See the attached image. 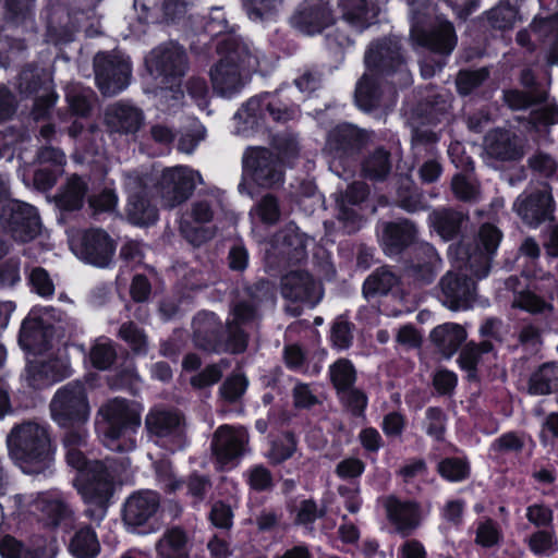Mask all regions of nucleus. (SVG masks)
Listing matches in <instances>:
<instances>
[{
    "label": "nucleus",
    "instance_id": "f257e3e1",
    "mask_svg": "<svg viewBox=\"0 0 558 558\" xmlns=\"http://www.w3.org/2000/svg\"><path fill=\"white\" fill-rule=\"evenodd\" d=\"M417 234L415 225L408 219L387 221L381 225L379 242L389 257L410 250V257L405 262L408 275L420 284H430L436 278L441 258L434 245L418 242Z\"/></svg>",
    "mask_w": 558,
    "mask_h": 558
},
{
    "label": "nucleus",
    "instance_id": "f03ea898",
    "mask_svg": "<svg viewBox=\"0 0 558 558\" xmlns=\"http://www.w3.org/2000/svg\"><path fill=\"white\" fill-rule=\"evenodd\" d=\"M83 445L64 446L66 463L76 470L74 486L86 509L85 515L93 521H101L112 504L116 490L114 478L105 462L89 460L78 448Z\"/></svg>",
    "mask_w": 558,
    "mask_h": 558
},
{
    "label": "nucleus",
    "instance_id": "7ed1b4c3",
    "mask_svg": "<svg viewBox=\"0 0 558 558\" xmlns=\"http://www.w3.org/2000/svg\"><path fill=\"white\" fill-rule=\"evenodd\" d=\"M10 454L25 474L45 477L52 473L54 447L48 425L25 422L12 428L8 436Z\"/></svg>",
    "mask_w": 558,
    "mask_h": 558
},
{
    "label": "nucleus",
    "instance_id": "20e7f679",
    "mask_svg": "<svg viewBox=\"0 0 558 558\" xmlns=\"http://www.w3.org/2000/svg\"><path fill=\"white\" fill-rule=\"evenodd\" d=\"M50 414L52 421L63 430V446L85 444L90 405L82 381L72 380L54 392L50 402Z\"/></svg>",
    "mask_w": 558,
    "mask_h": 558
},
{
    "label": "nucleus",
    "instance_id": "39448f33",
    "mask_svg": "<svg viewBox=\"0 0 558 558\" xmlns=\"http://www.w3.org/2000/svg\"><path fill=\"white\" fill-rule=\"evenodd\" d=\"M410 36L414 46L445 59H448L458 44L453 23L436 15L429 0L410 2Z\"/></svg>",
    "mask_w": 558,
    "mask_h": 558
},
{
    "label": "nucleus",
    "instance_id": "423d86ee",
    "mask_svg": "<svg viewBox=\"0 0 558 558\" xmlns=\"http://www.w3.org/2000/svg\"><path fill=\"white\" fill-rule=\"evenodd\" d=\"M364 64L367 72L395 89H404L412 84L402 39L397 35L373 39L365 50Z\"/></svg>",
    "mask_w": 558,
    "mask_h": 558
},
{
    "label": "nucleus",
    "instance_id": "0eeeda50",
    "mask_svg": "<svg viewBox=\"0 0 558 558\" xmlns=\"http://www.w3.org/2000/svg\"><path fill=\"white\" fill-rule=\"evenodd\" d=\"M102 420L96 429L104 445L116 452H130L136 448V435L141 427V414L126 399L114 398L99 409Z\"/></svg>",
    "mask_w": 558,
    "mask_h": 558
},
{
    "label": "nucleus",
    "instance_id": "6e6552de",
    "mask_svg": "<svg viewBox=\"0 0 558 558\" xmlns=\"http://www.w3.org/2000/svg\"><path fill=\"white\" fill-rule=\"evenodd\" d=\"M217 53L221 58L209 71L213 90L220 97L231 98L241 90V72L251 66L254 57L247 46L231 36L217 43Z\"/></svg>",
    "mask_w": 558,
    "mask_h": 558
},
{
    "label": "nucleus",
    "instance_id": "1a4fd4ad",
    "mask_svg": "<svg viewBox=\"0 0 558 558\" xmlns=\"http://www.w3.org/2000/svg\"><path fill=\"white\" fill-rule=\"evenodd\" d=\"M368 140L367 133L353 124H337L328 132L326 138V147L332 157L330 169L340 178L353 177L360 155Z\"/></svg>",
    "mask_w": 558,
    "mask_h": 558
},
{
    "label": "nucleus",
    "instance_id": "9d476101",
    "mask_svg": "<svg viewBox=\"0 0 558 558\" xmlns=\"http://www.w3.org/2000/svg\"><path fill=\"white\" fill-rule=\"evenodd\" d=\"M145 63L161 88L183 94L182 78L189 70V57L182 45L177 41L160 45L153 49Z\"/></svg>",
    "mask_w": 558,
    "mask_h": 558
},
{
    "label": "nucleus",
    "instance_id": "9b49d317",
    "mask_svg": "<svg viewBox=\"0 0 558 558\" xmlns=\"http://www.w3.org/2000/svg\"><path fill=\"white\" fill-rule=\"evenodd\" d=\"M281 86L274 93H262L251 97L243 104L241 111L245 114L244 122L256 130L268 128V122L287 123L299 112V106L284 96Z\"/></svg>",
    "mask_w": 558,
    "mask_h": 558
},
{
    "label": "nucleus",
    "instance_id": "f8f14e48",
    "mask_svg": "<svg viewBox=\"0 0 558 558\" xmlns=\"http://www.w3.org/2000/svg\"><path fill=\"white\" fill-rule=\"evenodd\" d=\"M502 239V232L495 225L483 223L472 243H459L458 258L477 279L486 278L492 260Z\"/></svg>",
    "mask_w": 558,
    "mask_h": 558
},
{
    "label": "nucleus",
    "instance_id": "ddd939ff",
    "mask_svg": "<svg viewBox=\"0 0 558 558\" xmlns=\"http://www.w3.org/2000/svg\"><path fill=\"white\" fill-rule=\"evenodd\" d=\"M95 83L105 97L124 90L131 81L132 62L119 51H99L94 57Z\"/></svg>",
    "mask_w": 558,
    "mask_h": 558
},
{
    "label": "nucleus",
    "instance_id": "4468645a",
    "mask_svg": "<svg viewBox=\"0 0 558 558\" xmlns=\"http://www.w3.org/2000/svg\"><path fill=\"white\" fill-rule=\"evenodd\" d=\"M160 494L151 489H138L123 502L121 515L129 532L149 534L156 531L157 513L160 509Z\"/></svg>",
    "mask_w": 558,
    "mask_h": 558
},
{
    "label": "nucleus",
    "instance_id": "2eb2a0df",
    "mask_svg": "<svg viewBox=\"0 0 558 558\" xmlns=\"http://www.w3.org/2000/svg\"><path fill=\"white\" fill-rule=\"evenodd\" d=\"M145 429L149 438L172 452L186 446L185 418L178 411L151 409L145 417Z\"/></svg>",
    "mask_w": 558,
    "mask_h": 558
},
{
    "label": "nucleus",
    "instance_id": "dca6fc26",
    "mask_svg": "<svg viewBox=\"0 0 558 558\" xmlns=\"http://www.w3.org/2000/svg\"><path fill=\"white\" fill-rule=\"evenodd\" d=\"M19 92L34 100L32 116L35 121L47 120L59 98L53 80L34 69H23L19 75Z\"/></svg>",
    "mask_w": 558,
    "mask_h": 558
},
{
    "label": "nucleus",
    "instance_id": "f3484780",
    "mask_svg": "<svg viewBox=\"0 0 558 558\" xmlns=\"http://www.w3.org/2000/svg\"><path fill=\"white\" fill-rule=\"evenodd\" d=\"M512 208L523 225L532 229L554 221L556 202L551 186L545 182L541 187L525 189L515 198Z\"/></svg>",
    "mask_w": 558,
    "mask_h": 558
},
{
    "label": "nucleus",
    "instance_id": "a211bd4d",
    "mask_svg": "<svg viewBox=\"0 0 558 558\" xmlns=\"http://www.w3.org/2000/svg\"><path fill=\"white\" fill-rule=\"evenodd\" d=\"M72 252L84 263L107 267L116 253L117 242L101 228H87L70 239Z\"/></svg>",
    "mask_w": 558,
    "mask_h": 558
},
{
    "label": "nucleus",
    "instance_id": "6ab92c4d",
    "mask_svg": "<svg viewBox=\"0 0 558 558\" xmlns=\"http://www.w3.org/2000/svg\"><path fill=\"white\" fill-rule=\"evenodd\" d=\"M0 220L12 238L23 243L34 240L40 231L36 207L17 199H10L2 206Z\"/></svg>",
    "mask_w": 558,
    "mask_h": 558
},
{
    "label": "nucleus",
    "instance_id": "aec40b11",
    "mask_svg": "<svg viewBox=\"0 0 558 558\" xmlns=\"http://www.w3.org/2000/svg\"><path fill=\"white\" fill-rule=\"evenodd\" d=\"M307 235L294 222L277 231L270 242L272 254L282 266L300 264L307 258Z\"/></svg>",
    "mask_w": 558,
    "mask_h": 558
},
{
    "label": "nucleus",
    "instance_id": "412c9836",
    "mask_svg": "<svg viewBox=\"0 0 558 558\" xmlns=\"http://www.w3.org/2000/svg\"><path fill=\"white\" fill-rule=\"evenodd\" d=\"M335 22L330 4L324 0H303L291 16L292 26L310 36L322 34Z\"/></svg>",
    "mask_w": 558,
    "mask_h": 558
},
{
    "label": "nucleus",
    "instance_id": "4be33fe9",
    "mask_svg": "<svg viewBox=\"0 0 558 558\" xmlns=\"http://www.w3.org/2000/svg\"><path fill=\"white\" fill-rule=\"evenodd\" d=\"M281 295L292 303L317 305L323 296L322 286L306 270H292L280 280Z\"/></svg>",
    "mask_w": 558,
    "mask_h": 558
},
{
    "label": "nucleus",
    "instance_id": "5701e85b",
    "mask_svg": "<svg viewBox=\"0 0 558 558\" xmlns=\"http://www.w3.org/2000/svg\"><path fill=\"white\" fill-rule=\"evenodd\" d=\"M243 171L259 186L272 187L283 182V172L274 154L264 147L252 149L243 158Z\"/></svg>",
    "mask_w": 558,
    "mask_h": 558
},
{
    "label": "nucleus",
    "instance_id": "b1692460",
    "mask_svg": "<svg viewBox=\"0 0 558 558\" xmlns=\"http://www.w3.org/2000/svg\"><path fill=\"white\" fill-rule=\"evenodd\" d=\"M440 299L449 310H468L475 295V282L465 274L448 271L439 281Z\"/></svg>",
    "mask_w": 558,
    "mask_h": 558
},
{
    "label": "nucleus",
    "instance_id": "393cba45",
    "mask_svg": "<svg viewBox=\"0 0 558 558\" xmlns=\"http://www.w3.org/2000/svg\"><path fill=\"white\" fill-rule=\"evenodd\" d=\"M246 444L247 438L244 433L236 432L229 425H221L213 437V454L222 469H231L244 454Z\"/></svg>",
    "mask_w": 558,
    "mask_h": 558
},
{
    "label": "nucleus",
    "instance_id": "a878e982",
    "mask_svg": "<svg viewBox=\"0 0 558 558\" xmlns=\"http://www.w3.org/2000/svg\"><path fill=\"white\" fill-rule=\"evenodd\" d=\"M192 327L193 342L197 349L207 353H221L226 325L216 313L198 312L193 318Z\"/></svg>",
    "mask_w": 558,
    "mask_h": 558
},
{
    "label": "nucleus",
    "instance_id": "bb28decb",
    "mask_svg": "<svg viewBox=\"0 0 558 558\" xmlns=\"http://www.w3.org/2000/svg\"><path fill=\"white\" fill-rule=\"evenodd\" d=\"M126 214L129 220L140 227L154 225L159 218L158 208L153 204V189L142 177L136 178L129 192Z\"/></svg>",
    "mask_w": 558,
    "mask_h": 558
},
{
    "label": "nucleus",
    "instance_id": "cd10ccee",
    "mask_svg": "<svg viewBox=\"0 0 558 558\" xmlns=\"http://www.w3.org/2000/svg\"><path fill=\"white\" fill-rule=\"evenodd\" d=\"M487 156L497 161H519L523 157V148L519 137L509 130L494 129L484 137Z\"/></svg>",
    "mask_w": 558,
    "mask_h": 558
},
{
    "label": "nucleus",
    "instance_id": "c85d7f7f",
    "mask_svg": "<svg viewBox=\"0 0 558 558\" xmlns=\"http://www.w3.org/2000/svg\"><path fill=\"white\" fill-rule=\"evenodd\" d=\"M385 509L389 522L402 536L410 535L420 525L421 508L416 501H403L396 496H389Z\"/></svg>",
    "mask_w": 558,
    "mask_h": 558
},
{
    "label": "nucleus",
    "instance_id": "c756f323",
    "mask_svg": "<svg viewBox=\"0 0 558 558\" xmlns=\"http://www.w3.org/2000/svg\"><path fill=\"white\" fill-rule=\"evenodd\" d=\"M369 196V187L363 182L350 183L343 193L336 198L337 219L345 226H356L361 215L355 207L364 203Z\"/></svg>",
    "mask_w": 558,
    "mask_h": 558
},
{
    "label": "nucleus",
    "instance_id": "7c9ffc66",
    "mask_svg": "<svg viewBox=\"0 0 558 558\" xmlns=\"http://www.w3.org/2000/svg\"><path fill=\"white\" fill-rule=\"evenodd\" d=\"M157 186L175 204L187 201L195 190L193 177L183 167L165 169Z\"/></svg>",
    "mask_w": 558,
    "mask_h": 558
},
{
    "label": "nucleus",
    "instance_id": "2f4dec72",
    "mask_svg": "<svg viewBox=\"0 0 558 558\" xmlns=\"http://www.w3.org/2000/svg\"><path fill=\"white\" fill-rule=\"evenodd\" d=\"M341 16L350 26L362 32L378 22L380 8L369 0H338Z\"/></svg>",
    "mask_w": 558,
    "mask_h": 558
},
{
    "label": "nucleus",
    "instance_id": "473e14b6",
    "mask_svg": "<svg viewBox=\"0 0 558 558\" xmlns=\"http://www.w3.org/2000/svg\"><path fill=\"white\" fill-rule=\"evenodd\" d=\"M468 220L466 214L451 207L433 209L428 215L430 228L445 241L459 238Z\"/></svg>",
    "mask_w": 558,
    "mask_h": 558
},
{
    "label": "nucleus",
    "instance_id": "72a5a7b5",
    "mask_svg": "<svg viewBox=\"0 0 558 558\" xmlns=\"http://www.w3.org/2000/svg\"><path fill=\"white\" fill-rule=\"evenodd\" d=\"M392 171V155L385 146H377L360 161V174L373 183L384 182Z\"/></svg>",
    "mask_w": 558,
    "mask_h": 558
},
{
    "label": "nucleus",
    "instance_id": "f704fd0d",
    "mask_svg": "<svg viewBox=\"0 0 558 558\" xmlns=\"http://www.w3.org/2000/svg\"><path fill=\"white\" fill-rule=\"evenodd\" d=\"M34 308L23 319L19 331V343L28 353H41L48 348L46 324L40 316H34Z\"/></svg>",
    "mask_w": 558,
    "mask_h": 558
},
{
    "label": "nucleus",
    "instance_id": "c9c22d12",
    "mask_svg": "<svg viewBox=\"0 0 558 558\" xmlns=\"http://www.w3.org/2000/svg\"><path fill=\"white\" fill-rule=\"evenodd\" d=\"M106 122L113 132L134 134L144 123V113L134 106L117 104L107 110Z\"/></svg>",
    "mask_w": 558,
    "mask_h": 558
},
{
    "label": "nucleus",
    "instance_id": "e433bc0d",
    "mask_svg": "<svg viewBox=\"0 0 558 558\" xmlns=\"http://www.w3.org/2000/svg\"><path fill=\"white\" fill-rule=\"evenodd\" d=\"M396 203L408 211L417 213L429 208L427 199L410 174H400L396 179Z\"/></svg>",
    "mask_w": 558,
    "mask_h": 558
},
{
    "label": "nucleus",
    "instance_id": "4c0bfd02",
    "mask_svg": "<svg viewBox=\"0 0 558 558\" xmlns=\"http://www.w3.org/2000/svg\"><path fill=\"white\" fill-rule=\"evenodd\" d=\"M526 440L529 442V450L526 457L530 458L536 447L532 436L524 432L509 430L495 438L489 445V453L495 458H500L509 454L519 456L526 448Z\"/></svg>",
    "mask_w": 558,
    "mask_h": 558
},
{
    "label": "nucleus",
    "instance_id": "58836bf2",
    "mask_svg": "<svg viewBox=\"0 0 558 558\" xmlns=\"http://www.w3.org/2000/svg\"><path fill=\"white\" fill-rule=\"evenodd\" d=\"M429 339L442 355L451 357L465 341L466 331L459 324L446 323L435 327Z\"/></svg>",
    "mask_w": 558,
    "mask_h": 558
},
{
    "label": "nucleus",
    "instance_id": "ea45409f",
    "mask_svg": "<svg viewBox=\"0 0 558 558\" xmlns=\"http://www.w3.org/2000/svg\"><path fill=\"white\" fill-rule=\"evenodd\" d=\"M189 536L181 526L165 531L156 544L157 558H190Z\"/></svg>",
    "mask_w": 558,
    "mask_h": 558
},
{
    "label": "nucleus",
    "instance_id": "a19ab883",
    "mask_svg": "<svg viewBox=\"0 0 558 558\" xmlns=\"http://www.w3.org/2000/svg\"><path fill=\"white\" fill-rule=\"evenodd\" d=\"M381 78L369 72L362 75L354 90V101L364 112H373L379 108L383 90Z\"/></svg>",
    "mask_w": 558,
    "mask_h": 558
},
{
    "label": "nucleus",
    "instance_id": "79ce46f5",
    "mask_svg": "<svg viewBox=\"0 0 558 558\" xmlns=\"http://www.w3.org/2000/svg\"><path fill=\"white\" fill-rule=\"evenodd\" d=\"M399 283V276L388 266H381L366 277L362 286V293L366 300H372L388 295Z\"/></svg>",
    "mask_w": 558,
    "mask_h": 558
},
{
    "label": "nucleus",
    "instance_id": "37998d69",
    "mask_svg": "<svg viewBox=\"0 0 558 558\" xmlns=\"http://www.w3.org/2000/svg\"><path fill=\"white\" fill-rule=\"evenodd\" d=\"M558 391V362L541 364L527 379V392L531 396H547Z\"/></svg>",
    "mask_w": 558,
    "mask_h": 558
},
{
    "label": "nucleus",
    "instance_id": "c03bdc74",
    "mask_svg": "<svg viewBox=\"0 0 558 558\" xmlns=\"http://www.w3.org/2000/svg\"><path fill=\"white\" fill-rule=\"evenodd\" d=\"M68 551L74 558H96L100 553V543L95 529L83 525L75 530L69 541Z\"/></svg>",
    "mask_w": 558,
    "mask_h": 558
},
{
    "label": "nucleus",
    "instance_id": "a18cd8bd",
    "mask_svg": "<svg viewBox=\"0 0 558 558\" xmlns=\"http://www.w3.org/2000/svg\"><path fill=\"white\" fill-rule=\"evenodd\" d=\"M87 185L78 175L68 180L63 191L57 197L58 206L64 211L80 210L84 205Z\"/></svg>",
    "mask_w": 558,
    "mask_h": 558
},
{
    "label": "nucleus",
    "instance_id": "49530a36",
    "mask_svg": "<svg viewBox=\"0 0 558 558\" xmlns=\"http://www.w3.org/2000/svg\"><path fill=\"white\" fill-rule=\"evenodd\" d=\"M439 476L449 483H460L471 475V464L466 457H446L436 466Z\"/></svg>",
    "mask_w": 558,
    "mask_h": 558
},
{
    "label": "nucleus",
    "instance_id": "de8ad7c7",
    "mask_svg": "<svg viewBox=\"0 0 558 558\" xmlns=\"http://www.w3.org/2000/svg\"><path fill=\"white\" fill-rule=\"evenodd\" d=\"M416 114L428 124L440 123L448 111V104L440 94H432L422 99L416 106Z\"/></svg>",
    "mask_w": 558,
    "mask_h": 558
},
{
    "label": "nucleus",
    "instance_id": "09e8293b",
    "mask_svg": "<svg viewBox=\"0 0 558 558\" xmlns=\"http://www.w3.org/2000/svg\"><path fill=\"white\" fill-rule=\"evenodd\" d=\"M526 544L531 553L537 557H549L558 553V536L555 529L536 530L527 537Z\"/></svg>",
    "mask_w": 558,
    "mask_h": 558
},
{
    "label": "nucleus",
    "instance_id": "8fccbe9b",
    "mask_svg": "<svg viewBox=\"0 0 558 558\" xmlns=\"http://www.w3.org/2000/svg\"><path fill=\"white\" fill-rule=\"evenodd\" d=\"M330 381L337 393L354 387L356 381V371L349 359H338L329 367Z\"/></svg>",
    "mask_w": 558,
    "mask_h": 558
},
{
    "label": "nucleus",
    "instance_id": "3c124183",
    "mask_svg": "<svg viewBox=\"0 0 558 558\" xmlns=\"http://www.w3.org/2000/svg\"><path fill=\"white\" fill-rule=\"evenodd\" d=\"M296 449L298 439L293 432L288 430L282 438L271 441L267 459L271 465L277 466L292 458Z\"/></svg>",
    "mask_w": 558,
    "mask_h": 558
},
{
    "label": "nucleus",
    "instance_id": "603ef678",
    "mask_svg": "<svg viewBox=\"0 0 558 558\" xmlns=\"http://www.w3.org/2000/svg\"><path fill=\"white\" fill-rule=\"evenodd\" d=\"M117 350L110 339L96 341L89 350V362L93 368L97 371H108L116 363Z\"/></svg>",
    "mask_w": 558,
    "mask_h": 558
},
{
    "label": "nucleus",
    "instance_id": "864d4df0",
    "mask_svg": "<svg viewBox=\"0 0 558 558\" xmlns=\"http://www.w3.org/2000/svg\"><path fill=\"white\" fill-rule=\"evenodd\" d=\"M37 508L43 513L45 525L49 527L59 526L71 514L66 504L59 499L40 498L37 501Z\"/></svg>",
    "mask_w": 558,
    "mask_h": 558
},
{
    "label": "nucleus",
    "instance_id": "5fc2aeb1",
    "mask_svg": "<svg viewBox=\"0 0 558 558\" xmlns=\"http://www.w3.org/2000/svg\"><path fill=\"white\" fill-rule=\"evenodd\" d=\"M248 345V333L240 324L228 323L225 327L221 353L241 354Z\"/></svg>",
    "mask_w": 558,
    "mask_h": 558
},
{
    "label": "nucleus",
    "instance_id": "6e6d98bb",
    "mask_svg": "<svg viewBox=\"0 0 558 558\" xmlns=\"http://www.w3.org/2000/svg\"><path fill=\"white\" fill-rule=\"evenodd\" d=\"M248 387V380L242 373H232L219 387L220 398L229 403L234 404L240 401Z\"/></svg>",
    "mask_w": 558,
    "mask_h": 558
},
{
    "label": "nucleus",
    "instance_id": "4d7b16f0",
    "mask_svg": "<svg viewBox=\"0 0 558 558\" xmlns=\"http://www.w3.org/2000/svg\"><path fill=\"white\" fill-rule=\"evenodd\" d=\"M243 10L253 22H265L275 19L277 5L281 0H241Z\"/></svg>",
    "mask_w": 558,
    "mask_h": 558
},
{
    "label": "nucleus",
    "instance_id": "13d9d810",
    "mask_svg": "<svg viewBox=\"0 0 558 558\" xmlns=\"http://www.w3.org/2000/svg\"><path fill=\"white\" fill-rule=\"evenodd\" d=\"M354 324L347 317L340 315L333 320L329 340L331 345L340 351L348 350L353 343Z\"/></svg>",
    "mask_w": 558,
    "mask_h": 558
},
{
    "label": "nucleus",
    "instance_id": "bf43d9fd",
    "mask_svg": "<svg viewBox=\"0 0 558 558\" xmlns=\"http://www.w3.org/2000/svg\"><path fill=\"white\" fill-rule=\"evenodd\" d=\"M502 541V531L494 519L486 518L478 522L474 542L482 548H493L498 546Z\"/></svg>",
    "mask_w": 558,
    "mask_h": 558
},
{
    "label": "nucleus",
    "instance_id": "052dcab7",
    "mask_svg": "<svg viewBox=\"0 0 558 558\" xmlns=\"http://www.w3.org/2000/svg\"><path fill=\"white\" fill-rule=\"evenodd\" d=\"M119 337L128 343L136 355H146L148 351L147 337L135 323H124L119 330Z\"/></svg>",
    "mask_w": 558,
    "mask_h": 558
},
{
    "label": "nucleus",
    "instance_id": "680f3d73",
    "mask_svg": "<svg viewBox=\"0 0 558 558\" xmlns=\"http://www.w3.org/2000/svg\"><path fill=\"white\" fill-rule=\"evenodd\" d=\"M512 305L531 314H543L554 310L551 303L545 301L531 290H522L515 293Z\"/></svg>",
    "mask_w": 558,
    "mask_h": 558
},
{
    "label": "nucleus",
    "instance_id": "e2e57ef3",
    "mask_svg": "<svg viewBox=\"0 0 558 558\" xmlns=\"http://www.w3.org/2000/svg\"><path fill=\"white\" fill-rule=\"evenodd\" d=\"M488 77L489 71L487 68L461 70L456 81L457 90L462 96H469L482 86Z\"/></svg>",
    "mask_w": 558,
    "mask_h": 558
},
{
    "label": "nucleus",
    "instance_id": "0e129e2a",
    "mask_svg": "<svg viewBox=\"0 0 558 558\" xmlns=\"http://www.w3.org/2000/svg\"><path fill=\"white\" fill-rule=\"evenodd\" d=\"M519 252L524 258L521 276L526 279H537L539 277V269L536 268V263L541 256L538 243L533 238L529 236L520 245Z\"/></svg>",
    "mask_w": 558,
    "mask_h": 558
},
{
    "label": "nucleus",
    "instance_id": "69168bd1",
    "mask_svg": "<svg viewBox=\"0 0 558 558\" xmlns=\"http://www.w3.org/2000/svg\"><path fill=\"white\" fill-rule=\"evenodd\" d=\"M343 408L355 418L365 417L368 397L360 388L352 387L338 393Z\"/></svg>",
    "mask_w": 558,
    "mask_h": 558
},
{
    "label": "nucleus",
    "instance_id": "338daca9",
    "mask_svg": "<svg viewBox=\"0 0 558 558\" xmlns=\"http://www.w3.org/2000/svg\"><path fill=\"white\" fill-rule=\"evenodd\" d=\"M529 123L536 132H547L551 125L558 124V106L545 104L533 109L529 117Z\"/></svg>",
    "mask_w": 558,
    "mask_h": 558
},
{
    "label": "nucleus",
    "instance_id": "774afa93",
    "mask_svg": "<svg viewBox=\"0 0 558 558\" xmlns=\"http://www.w3.org/2000/svg\"><path fill=\"white\" fill-rule=\"evenodd\" d=\"M34 2L35 0H4V21L15 26L23 24L32 15Z\"/></svg>",
    "mask_w": 558,
    "mask_h": 558
}]
</instances>
